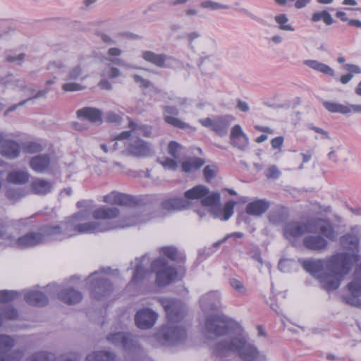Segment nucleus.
<instances>
[{"mask_svg": "<svg viewBox=\"0 0 361 361\" xmlns=\"http://www.w3.org/2000/svg\"><path fill=\"white\" fill-rule=\"evenodd\" d=\"M119 209L116 207L101 206L92 212L94 220L87 221L89 214L80 211L66 218L58 225L47 224L49 235L52 241H62L78 234H97L118 228H125L144 223L149 219L145 215H131L118 224L111 219L118 216Z\"/></svg>", "mask_w": 361, "mask_h": 361, "instance_id": "f257e3e1", "label": "nucleus"}, {"mask_svg": "<svg viewBox=\"0 0 361 361\" xmlns=\"http://www.w3.org/2000/svg\"><path fill=\"white\" fill-rule=\"evenodd\" d=\"M204 334L207 338L221 337L213 348L214 355L221 361H226L238 353L243 361H266L264 353L247 341L243 328L225 316L212 315L206 318Z\"/></svg>", "mask_w": 361, "mask_h": 361, "instance_id": "f03ea898", "label": "nucleus"}, {"mask_svg": "<svg viewBox=\"0 0 361 361\" xmlns=\"http://www.w3.org/2000/svg\"><path fill=\"white\" fill-rule=\"evenodd\" d=\"M361 228L354 226L351 231L341 238L343 249L349 253L340 252L326 259H300L304 269L317 278L322 288L327 291L336 290L347 275L354 262L358 261V243Z\"/></svg>", "mask_w": 361, "mask_h": 361, "instance_id": "7ed1b4c3", "label": "nucleus"}, {"mask_svg": "<svg viewBox=\"0 0 361 361\" xmlns=\"http://www.w3.org/2000/svg\"><path fill=\"white\" fill-rule=\"evenodd\" d=\"M160 302L167 316L168 322L157 332V339L164 345H173L185 338V329L180 322L184 317L185 308L180 300L161 298Z\"/></svg>", "mask_w": 361, "mask_h": 361, "instance_id": "20e7f679", "label": "nucleus"}, {"mask_svg": "<svg viewBox=\"0 0 361 361\" xmlns=\"http://www.w3.org/2000/svg\"><path fill=\"white\" fill-rule=\"evenodd\" d=\"M51 242L47 224L41 226L37 231H32L15 238L11 234L6 233L1 244V250L6 246H16L20 248H27L38 246Z\"/></svg>", "mask_w": 361, "mask_h": 361, "instance_id": "39448f33", "label": "nucleus"}, {"mask_svg": "<svg viewBox=\"0 0 361 361\" xmlns=\"http://www.w3.org/2000/svg\"><path fill=\"white\" fill-rule=\"evenodd\" d=\"M110 268L102 269L92 273L88 279L90 282V290L93 298L101 300L110 294L113 290V286L109 281L107 275L110 274Z\"/></svg>", "mask_w": 361, "mask_h": 361, "instance_id": "423d86ee", "label": "nucleus"}, {"mask_svg": "<svg viewBox=\"0 0 361 361\" xmlns=\"http://www.w3.org/2000/svg\"><path fill=\"white\" fill-rule=\"evenodd\" d=\"M220 197L219 192L209 193V190L206 186L199 185L185 191L183 198L188 200V207H190L192 200L199 199H202L201 202L204 206L216 205L219 203Z\"/></svg>", "mask_w": 361, "mask_h": 361, "instance_id": "0eeeda50", "label": "nucleus"}, {"mask_svg": "<svg viewBox=\"0 0 361 361\" xmlns=\"http://www.w3.org/2000/svg\"><path fill=\"white\" fill-rule=\"evenodd\" d=\"M152 271L156 273V281L159 286H165L170 283L177 276L176 269L168 264L164 257H159L152 263Z\"/></svg>", "mask_w": 361, "mask_h": 361, "instance_id": "6e6552de", "label": "nucleus"}, {"mask_svg": "<svg viewBox=\"0 0 361 361\" xmlns=\"http://www.w3.org/2000/svg\"><path fill=\"white\" fill-rule=\"evenodd\" d=\"M234 118L230 115L215 116L212 118H205L199 119V123L205 128L213 131L220 137H224L228 134V128Z\"/></svg>", "mask_w": 361, "mask_h": 361, "instance_id": "1a4fd4ad", "label": "nucleus"}, {"mask_svg": "<svg viewBox=\"0 0 361 361\" xmlns=\"http://www.w3.org/2000/svg\"><path fill=\"white\" fill-rule=\"evenodd\" d=\"M15 340L11 336L0 334V361H20L24 355L22 350H12Z\"/></svg>", "mask_w": 361, "mask_h": 361, "instance_id": "9d476101", "label": "nucleus"}, {"mask_svg": "<svg viewBox=\"0 0 361 361\" xmlns=\"http://www.w3.org/2000/svg\"><path fill=\"white\" fill-rule=\"evenodd\" d=\"M350 294L343 295L345 303L353 307H361V263L355 270L353 279L348 284Z\"/></svg>", "mask_w": 361, "mask_h": 361, "instance_id": "9b49d317", "label": "nucleus"}, {"mask_svg": "<svg viewBox=\"0 0 361 361\" xmlns=\"http://www.w3.org/2000/svg\"><path fill=\"white\" fill-rule=\"evenodd\" d=\"M87 77L85 73L84 69L81 65H77L68 71L65 80L66 82L61 86L64 92H77L85 89V87L75 81H82Z\"/></svg>", "mask_w": 361, "mask_h": 361, "instance_id": "f8f14e48", "label": "nucleus"}, {"mask_svg": "<svg viewBox=\"0 0 361 361\" xmlns=\"http://www.w3.org/2000/svg\"><path fill=\"white\" fill-rule=\"evenodd\" d=\"M315 231V228L310 220L302 224L298 221H292L286 224L284 227V235L292 243H294L305 233H311Z\"/></svg>", "mask_w": 361, "mask_h": 361, "instance_id": "ddd939ff", "label": "nucleus"}, {"mask_svg": "<svg viewBox=\"0 0 361 361\" xmlns=\"http://www.w3.org/2000/svg\"><path fill=\"white\" fill-rule=\"evenodd\" d=\"M141 56L145 61L159 68H171L178 62L176 59L171 56L164 54H157L148 50L143 51Z\"/></svg>", "mask_w": 361, "mask_h": 361, "instance_id": "4468645a", "label": "nucleus"}, {"mask_svg": "<svg viewBox=\"0 0 361 361\" xmlns=\"http://www.w3.org/2000/svg\"><path fill=\"white\" fill-rule=\"evenodd\" d=\"M126 151L128 154L135 157H147L154 154L151 144L140 138L130 140Z\"/></svg>", "mask_w": 361, "mask_h": 361, "instance_id": "2eb2a0df", "label": "nucleus"}, {"mask_svg": "<svg viewBox=\"0 0 361 361\" xmlns=\"http://www.w3.org/2000/svg\"><path fill=\"white\" fill-rule=\"evenodd\" d=\"M107 340L116 346L123 348L125 350H133L137 348L136 338L127 333L118 332L111 334L108 336Z\"/></svg>", "mask_w": 361, "mask_h": 361, "instance_id": "dca6fc26", "label": "nucleus"}, {"mask_svg": "<svg viewBox=\"0 0 361 361\" xmlns=\"http://www.w3.org/2000/svg\"><path fill=\"white\" fill-rule=\"evenodd\" d=\"M46 291L49 293H57L59 299L68 305H75L78 303L82 299L80 292L73 288H66L59 291V287L56 285L48 286Z\"/></svg>", "mask_w": 361, "mask_h": 361, "instance_id": "f3484780", "label": "nucleus"}, {"mask_svg": "<svg viewBox=\"0 0 361 361\" xmlns=\"http://www.w3.org/2000/svg\"><path fill=\"white\" fill-rule=\"evenodd\" d=\"M221 293L212 290L202 295L200 298V305L204 312L217 310L221 307Z\"/></svg>", "mask_w": 361, "mask_h": 361, "instance_id": "a211bd4d", "label": "nucleus"}, {"mask_svg": "<svg viewBox=\"0 0 361 361\" xmlns=\"http://www.w3.org/2000/svg\"><path fill=\"white\" fill-rule=\"evenodd\" d=\"M157 317V314L152 310L149 308L142 309L135 314V324L140 329H148L154 325Z\"/></svg>", "mask_w": 361, "mask_h": 361, "instance_id": "6ab92c4d", "label": "nucleus"}, {"mask_svg": "<svg viewBox=\"0 0 361 361\" xmlns=\"http://www.w3.org/2000/svg\"><path fill=\"white\" fill-rule=\"evenodd\" d=\"M231 144L241 151H246L248 149L250 140L244 133L241 126L235 124L231 130Z\"/></svg>", "mask_w": 361, "mask_h": 361, "instance_id": "aec40b11", "label": "nucleus"}, {"mask_svg": "<svg viewBox=\"0 0 361 361\" xmlns=\"http://www.w3.org/2000/svg\"><path fill=\"white\" fill-rule=\"evenodd\" d=\"M163 111L164 120L166 123L180 129H187L190 128L188 123L176 117V116H178L179 114V111L176 107L173 106H164Z\"/></svg>", "mask_w": 361, "mask_h": 361, "instance_id": "412c9836", "label": "nucleus"}, {"mask_svg": "<svg viewBox=\"0 0 361 361\" xmlns=\"http://www.w3.org/2000/svg\"><path fill=\"white\" fill-rule=\"evenodd\" d=\"M80 360L78 355L75 353L56 358L54 354L39 352L30 356L26 361H80Z\"/></svg>", "mask_w": 361, "mask_h": 361, "instance_id": "4be33fe9", "label": "nucleus"}, {"mask_svg": "<svg viewBox=\"0 0 361 361\" xmlns=\"http://www.w3.org/2000/svg\"><path fill=\"white\" fill-rule=\"evenodd\" d=\"M103 201L107 204L128 206L133 204V197L130 195L112 191L103 197Z\"/></svg>", "mask_w": 361, "mask_h": 361, "instance_id": "5701e85b", "label": "nucleus"}, {"mask_svg": "<svg viewBox=\"0 0 361 361\" xmlns=\"http://www.w3.org/2000/svg\"><path fill=\"white\" fill-rule=\"evenodd\" d=\"M30 175L27 170L16 169L8 173L6 181L8 183L22 185L29 182Z\"/></svg>", "mask_w": 361, "mask_h": 361, "instance_id": "b1692460", "label": "nucleus"}, {"mask_svg": "<svg viewBox=\"0 0 361 361\" xmlns=\"http://www.w3.org/2000/svg\"><path fill=\"white\" fill-rule=\"evenodd\" d=\"M27 303L34 306L42 307L48 303V298L42 291L30 290L24 295Z\"/></svg>", "mask_w": 361, "mask_h": 361, "instance_id": "393cba45", "label": "nucleus"}, {"mask_svg": "<svg viewBox=\"0 0 361 361\" xmlns=\"http://www.w3.org/2000/svg\"><path fill=\"white\" fill-rule=\"evenodd\" d=\"M327 241L320 235H307L303 238L304 246L311 250L320 251L327 246Z\"/></svg>", "mask_w": 361, "mask_h": 361, "instance_id": "a878e982", "label": "nucleus"}, {"mask_svg": "<svg viewBox=\"0 0 361 361\" xmlns=\"http://www.w3.org/2000/svg\"><path fill=\"white\" fill-rule=\"evenodd\" d=\"M311 224L314 225L315 231L313 233L319 231L326 238L333 240L336 238L335 233L331 224L322 219H310Z\"/></svg>", "mask_w": 361, "mask_h": 361, "instance_id": "bb28decb", "label": "nucleus"}, {"mask_svg": "<svg viewBox=\"0 0 361 361\" xmlns=\"http://www.w3.org/2000/svg\"><path fill=\"white\" fill-rule=\"evenodd\" d=\"M32 193L37 195H45L53 190V183L42 178H36L30 184Z\"/></svg>", "mask_w": 361, "mask_h": 361, "instance_id": "cd10ccee", "label": "nucleus"}, {"mask_svg": "<svg viewBox=\"0 0 361 361\" xmlns=\"http://www.w3.org/2000/svg\"><path fill=\"white\" fill-rule=\"evenodd\" d=\"M20 152L19 144L11 140H6L0 148V154L9 159H16Z\"/></svg>", "mask_w": 361, "mask_h": 361, "instance_id": "c85d7f7f", "label": "nucleus"}, {"mask_svg": "<svg viewBox=\"0 0 361 361\" xmlns=\"http://www.w3.org/2000/svg\"><path fill=\"white\" fill-rule=\"evenodd\" d=\"M77 116L80 118L87 119L92 123L102 122V111L94 107H83L77 111Z\"/></svg>", "mask_w": 361, "mask_h": 361, "instance_id": "c756f323", "label": "nucleus"}, {"mask_svg": "<svg viewBox=\"0 0 361 361\" xmlns=\"http://www.w3.org/2000/svg\"><path fill=\"white\" fill-rule=\"evenodd\" d=\"M269 204L264 200H258L247 204L246 212L255 216H262L269 209Z\"/></svg>", "mask_w": 361, "mask_h": 361, "instance_id": "7c9ffc66", "label": "nucleus"}, {"mask_svg": "<svg viewBox=\"0 0 361 361\" xmlns=\"http://www.w3.org/2000/svg\"><path fill=\"white\" fill-rule=\"evenodd\" d=\"M161 208L166 211L179 210L188 207V200L183 197H172L164 200L161 204Z\"/></svg>", "mask_w": 361, "mask_h": 361, "instance_id": "2f4dec72", "label": "nucleus"}, {"mask_svg": "<svg viewBox=\"0 0 361 361\" xmlns=\"http://www.w3.org/2000/svg\"><path fill=\"white\" fill-rule=\"evenodd\" d=\"M50 164V158L47 154H40L32 157L30 161L31 169L37 173L44 172Z\"/></svg>", "mask_w": 361, "mask_h": 361, "instance_id": "473e14b6", "label": "nucleus"}, {"mask_svg": "<svg viewBox=\"0 0 361 361\" xmlns=\"http://www.w3.org/2000/svg\"><path fill=\"white\" fill-rule=\"evenodd\" d=\"M304 64L314 71H317L329 76H334L335 74L334 69L331 68L329 66L324 63L319 62L317 60H305L304 61Z\"/></svg>", "mask_w": 361, "mask_h": 361, "instance_id": "72a5a7b5", "label": "nucleus"}, {"mask_svg": "<svg viewBox=\"0 0 361 361\" xmlns=\"http://www.w3.org/2000/svg\"><path fill=\"white\" fill-rule=\"evenodd\" d=\"M0 83L19 91L24 90L26 88V82L23 79L17 78L13 75L1 78Z\"/></svg>", "mask_w": 361, "mask_h": 361, "instance_id": "f704fd0d", "label": "nucleus"}, {"mask_svg": "<svg viewBox=\"0 0 361 361\" xmlns=\"http://www.w3.org/2000/svg\"><path fill=\"white\" fill-rule=\"evenodd\" d=\"M322 105L331 113L350 114V104H343L333 101H324Z\"/></svg>", "mask_w": 361, "mask_h": 361, "instance_id": "c9c22d12", "label": "nucleus"}, {"mask_svg": "<svg viewBox=\"0 0 361 361\" xmlns=\"http://www.w3.org/2000/svg\"><path fill=\"white\" fill-rule=\"evenodd\" d=\"M350 152L341 147H335L330 149V152L328 153V159L334 162L338 161H347L348 156Z\"/></svg>", "mask_w": 361, "mask_h": 361, "instance_id": "e433bc0d", "label": "nucleus"}, {"mask_svg": "<svg viewBox=\"0 0 361 361\" xmlns=\"http://www.w3.org/2000/svg\"><path fill=\"white\" fill-rule=\"evenodd\" d=\"M129 128L132 133L136 135H142L146 137H150L152 135V127L145 124H137L130 121Z\"/></svg>", "mask_w": 361, "mask_h": 361, "instance_id": "4c0bfd02", "label": "nucleus"}, {"mask_svg": "<svg viewBox=\"0 0 361 361\" xmlns=\"http://www.w3.org/2000/svg\"><path fill=\"white\" fill-rule=\"evenodd\" d=\"M6 197L13 201L17 202L26 195L25 189L19 187L8 186L6 188Z\"/></svg>", "mask_w": 361, "mask_h": 361, "instance_id": "58836bf2", "label": "nucleus"}, {"mask_svg": "<svg viewBox=\"0 0 361 361\" xmlns=\"http://www.w3.org/2000/svg\"><path fill=\"white\" fill-rule=\"evenodd\" d=\"M274 21L277 24V27L280 30L294 32L295 27L290 24L289 19L286 14H279L274 16Z\"/></svg>", "mask_w": 361, "mask_h": 361, "instance_id": "ea45409f", "label": "nucleus"}, {"mask_svg": "<svg viewBox=\"0 0 361 361\" xmlns=\"http://www.w3.org/2000/svg\"><path fill=\"white\" fill-rule=\"evenodd\" d=\"M114 355L109 351H97L88 355L86 361H112Z\"/></svg>", "mask_w": 361, "mask_h": 361, "instance_id": "a19ab883", "label": "nucleus"}, {"mask_svg": "<svg viewBox=\"0 0 361 361\" xmlns=\"http://www.w3.org/2000/svg\"><path fill=\"white\" fill-rule=\"evenodd\" d=\"M204 163V161L201 158L191 159L182 163V170L186 173L192 172L201 167Z\"/></svg>", "mask_w": 361, "mask_h": 361, "instance_id": "79ce46f5", "label": "nucleus"}, {"mask_svg": "<svg viewBox=\"0 0 361 361\" xmlns=\"http://www.w3.org/2000/svg\"><path fill=\"white\" fill-rule=\"evenodd\" d=\"M146 259V257L143 256L140 261L136 264L135 266V270L133 274V276L132 279V282L133 283H138L142 279L146 277L147 274H148V272L146 271V269L144 268L143 262Z\"/></svg>", "mask_w": 361, "mask_h": 361, "instance_id": "37998d69", "label": "nucleus"}, {"mask_svg": "<svg viewBox=\"0 0 361 361\" xmlns=\"http://www.w3.org/2000/svg\"><path fill=\"white\" fill-rule=\"evenodd\" d=\"M311 20L312 22H319L323 20L326 25H330L334 23L332 16L326 10L315 12L312 15Z\"/></svg>", "mask_w": 361, "mask_h": 361, "instance_id": "c03bdc74", "label": "nucleus"}, {"mask_svg": "<svg viewBox=\"0 0 361 361\" xmlns=\"http://www.w3.org/2000/svg\"><path fill=\"white\" fill-rule=\"evenodd\" d=\"M229 285L235 290L238 295H245L247 289L243 282L238 278H231L229 279Z\"/></svg>", "mask_w": 361, "mask_h": 361, "instance_id": "a18cd8bd", "label": "nucleus"}, {"mask_svg": "<svg viewBox=\"0 0 361 361\" xmlns=\"http://www.w3.org/2000/svg\"><path fill=\"white\" fill-rule=\"evenodd\" d=\"M200 7L209 11H217L221 9H228L229 6L222 4L211 0H204L200 3Z\"/></svg>", "mask_w": 361, "mask_h": 361, "instance_id": "49530a36", "label": "nucleus"}, {"mask_svg": "<svg viewBox=\"0 0 361 361\" xmlns=\"http://www.w3.org/2000/svg\"><path fill=\"white\" fill-rule=\"evenodd\" d=\"M158 162L165 169L170 171H176L178 167L179 160L169 157L158 159Z\"/></svg>", "mask_w": 361, "mask_h": 361, "instance_id": "de8ad7c7", "label": "nucleus"}, {"mask_svg": "<svg viewBox=\"0 0 361 361\" xmlns=\"http://www.w3.org/2000/svg\"><path fill=\"white\" fill-rule=\"evenodd\" d=\"M181 145L176 142L171 141L168 145V153L175 159L180 158Z\"/></svg>", "mask_w": 361, "mask_h": 361, "instance_id": "09e8293b", "label": "nucleus"}, {"mask_svg": "<svg viewBox=\"0 0 361 361\" xmlns=\"http://www.w3.org/2000/svg\"><path fill=\"white\" fill-rule=\"evenodd\" d=\"M18 317V312L11 307H6L3 311V315L0 314V326L2 325L3 319H15Z\"/></svg>", "mask_w": 361, "mask_h": 361, "instance_id": "8fccbe9b", "label": "nucleus"}, {"mask_svg": "<svg viewBox=\"0 0 361 361\" xmlns=\"http://www.w3.org/2000/svg\"><path fill=\"white\" fill-rule=\"evenodd\" d=\"M66 65L61 60H54L50 61L47 65V69L56 73H62L65 71Z\"/></svg>", "mask_w": 361, "mask_h": 361, "instance_id": "3c124183", "label": "nucleus"}, {"mask_svg": "<svg viewBox=\"0 0 361 361\" xmlns=\"http://www.w3.org/2000/svg\"><path fill=\"white\" fill-rule=\"evenodd\" d=\"M121 71L118 68L114 66H109L103 70L102 76L108 79L113 80L119 77Z\"/></svg>", "mask_w": 361, "mask_h": 361, "instance_id": "603ef678", "label": "nucleus"}, {"mask_svg": "<svg viewBox=\"0 0 361 361\" xmlns=\"http://www.w3.org/2000/svg\"><path fill=\"white\" fill-rule=\"evenodd\" d=\"M202 37V34L200 31L194 30L185 34V39L188 42V46L191 49H194V43Z\"/></svg>", "mask_w": 361, "mask_h": 361, "instance_id": "864d4df0", "label": "nucleus"}, {"mask_svg": "<svg viewBox=\"0 0 361 361\" xmlns=\"http://www.w3.org/2000/svg\"><path fill=\"white\" fill-rule=\"evenodd\" d=\"M236 202L234 201H228L227 202L223 209V217L221 218L223 221H227L233 214L234 207Z\"/></svg>", "mask_w": 361, "mask_h": 361, "instance_id": "5fc2aeb1", "label": "nucleus"}, {"mask_svg": "<svg viewBox=\"0 0 361 361\" xmlns=\"http://www.w3.org/2000/svg\"><path fill=\"white\" fill-rule=\"evenodd\" d=\"M18 293L16 291L12 290H0V302H8L18 296Z\"/></svg>", "mask_w": 361, "mask_h": 361, "instance_id": "6e6d98bb", "label": "nucleus"}, {"mask_svg": "<svg viewBox=\"0 0 361 361\" xmlns=\"http://www.w3.org/2000/svg\"><path fill=\"white\" fill-rule=\"evenodd\" d=\"M134 82L138 85L141 88L146 89L152 87V82L147 79L144 78L142 76L138 74H134L132 75Z\"/></svg>", "mask_w": 361, "mask_h": 361, "instance_id": "4d7b16f0", "label": "nucleus"}, {"mask_svg": "<svg viewBox=\"0 0 361 361\" xmlns=\"http://www.w3.org/2000/svg\"><path fill=\"white\" fill-rule=\"evenodd\" d=\"M161 253L171 260H176L178 254L177 250L173 247H164L161 249Z\"/></svg>", "mask_w": 361, "mask_h": 361, "instance_id": "13d9d810", "label": "nucleus"}, {"mask_svg": "<svg viewBox=\"0 0 361 361\" xmlns=\"http://www.w3.org/2000/svg\"><path fill=\"white\" fill-rule=\"evenodd\" d=\"M280 171L276 166H271L265 171V176L268 178L276 179L280 176Z\"/></svg>", "mask_w": 361, "mask_h": 361, "instance_id": "bf43d9fd", "label": "nucleus"}, {"mask_svg": "<svg viewBox=\"0 0 361 361\" xmlns=\"http://www.w3.org/2000/svg\"><path fill=\"white\" fill-rule=\"evenodd\" d=\"M25 57L24 54H13L12 53H6V61L8 62H21Z\"/></svg>", "mask_w": 361, "mask_h": 361, "instance_id": "052dcab7", "label": "nucleus"}, {"mask_svg": "<svg viewBox=\"0 0 361 361\" xmlns=\"http://www.w3.org/2000/svg\"><path fill=\"white\" fill-rule=\"evenodd\" d=\"M284 142V137L283 136H278L274 137L271 141V145L273 149H278L279 152L281 151V147Z\"/></svg>", "mask_w": 361, "mask_h": 361, "instance_id": "680f3d73", "label": "nucleus"}, {"mask_svg": "<svg viewBox=\"0 0 361 361\" xmlns=\"http://www.w3.org/2000/svg\"><path fill=\"white\" fill-rule=\"evenodd\" d=\"M20 92H23L24 96L27 97L26 99L24 100L26 101V103L28 101L33 100L32 96L35 95V89L33 85H27L26 84V88L24 90H21Z\"/></svg>", "mask_w": 361, "mask_h": 361, "instance_id": "e2e57ef3", "label": "nucleus"}, {"mask_svg": "<svg viewBox=\"0 0 361 361\" xmlns=\"http://www.w3.org/2000/svg\"><path fill=\"white\" fill-rule=\"evenodd\" d=\"M204 175L207 182L210 181L215 176V170L209 166L204 169Z\"/></svg>", "mask_w": 361, "mask_h": 361, "instance_id": "0e129e2a", "label": "nucleus"}, {"mask_svg": "<svg viewBox=\"0 0 361 361\" xmlns=\"http://www.w3.org/2000/svg\"><path fill=\"white\" fill-rule=\"evenodd\" d=\"M98 36L101 40L108 45H113L116 43L115 40L109 35L103 32L98 33Z\"/></svg>", "mask_w": 361, "mask_h": 361, "instance_id": "69168bd1", "label": "nucleus"}, {"mask_svg": "<svg viewBox=\"0 0 361 361\" xmlns=\"http://www.w3.org/2000/svg\"><path fill=\"white\" fill-rule=\"evenodd\" d=\"M106 119L110 123H118L121 121V117L116 113L109 111L106 114Z\"/></svg>", "mask_w": 361, "mask_h": 361, "instance_id": "338daca9", "label": "nucleus"}, {"mask_svg": "<svg viewBox=\"0 0 361 361\" xmlns=\"http://www.w3.org/2000/svg\"><path fill=\"white\" fill-rule=\"evenodd\" d=\"M106 78H104L99 82L98 86L102 90H111L112 89V84Z\"/></svg>", "mask_w": 361, "mask_h": 361, "instance_id": "774afa93", "label": "nucleus"}]
</instances>
